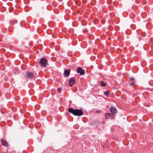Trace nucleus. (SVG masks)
Segmentation results:
<instances>
[{"label": "nucleus", "instance_id": "nucleus-1", "mask_svg": "<svg viewBox=\"0 0 153 153\" xmlns=\"http://www.w3.org/2000/svg\"><path fill=\"white\" fill-rule=\"evenodd\" d=\"M68 111L69 112L75 116H80L83 114V111L80 109H74L73 108H69Z\"/></svg>", "mask_w": 153, "mask_h": 153}, {"label": "nucleus", "instance_id": "nucleus-2", "mask_svg": "<svg viewBox=\"0 0 153 153\" xmlns=\"http://www.w3.org/2000/svg\"><path fill=\"white\" fill-rule=\"evenodd\" d=\"M47 60L44 58H42L41 59L39 62V64L40 65L43 67H46L47 64Z\"/></svg>", "mask_w": 153, "mask_h": 153}, {"label": "nucleus", "instance_id": "nucleus-3", "mask_svg": "<svg viewBox=\"0 0 153 153\" xmlns=\"http://www.w3.org/2000/svg\"><path fill=\"white\" fill-rule=\"evenodd\" d=\"M26 78L30 79H32L34 77V74L32 73L29 71L26 72Z\"/></svg>", "mask_w": 153, "mask_h": 153}, {"label": "nucleus", "instance_id": "nucleus-4", "mask_svg": "<svg viewBox=\"0 0 153 153\" xmlns=\"http://www.w3.org/2000/svg\"><path fill=\"white\" fill-rule=\"evenodd\" d=\"M105 117L106 119H112L115 116L112 113H107L105 115Z\"/></svg>", "mask_w": 153, "mask_h": 153}, {"label": "nucleus", "instance_id": "nucleus-5", "mask_svg": "<svg viewBox=\"0 0 153 153\" xmlns=\"http://www.w3.org/2000/svg\"><path fill=\"white\" fill-rule=\"evenodd\" d=\"M77 72L80 74L81 75H83L84 74L85 71L81 68H78L76 69Z\"/></svg>", "mask_w": 153, "mask_h": 153}, {"label": "nucleus", "instance_id": "nucleus-6", "mask_svg": "<svg viewBox=\"0 0 153 153\" xmlns=\"http://www.w3.org/2000/svg\"><path fill=\"white\" fill-rule=\"evenodd\" d=\"M75 80V78L73 77H71V79H69V83L70 86H72L74 84Z\"/></svg>", "mask_w": 153, "mask_h": 153}, {"label": "nucleus", "instance_id": "nucleus-7", "mask_svg": "<svg viewBox=\"0 0 153 153\" xmlns=\"http://www.w3.org/2000/svg\"><path fill=\"white\" fill-rule=\"evenodd\" d=\"M70 69L65 70L64 72V76L67 77L69 76L70 74Z\"/></svg>", "mask_w": 153, "mask_h": 153}, {"label": "nucleus", "instance_id": "nucleus-8", "mask_svg": "<svg viewBox=\"0 0 153 153\" xmlns=\"http://www.w3.org/2000/svg\"><path fill=\"white\" fill-rule=\"evenodd\" d=\"M110 110L111 113L113 114L116 113L117 112L116 108L114 107H111L110 108Z\"/></svg>", "mask_w": 153, "mask_h": 153}, {"label": "nucleus", "instance_id": "nucleus-9", "mask_svg": "<svg viewBox=\"0 0 153 153\" xmlns=\"http://www.w3.org/2000/svg\"><path fill=\"white\" fill-rule=\"evenodd\" d=\"M1 142L2 145L5 146H8V143L4 139H1Z\"/></svg>", "mask_w": 153, "mask_h": 153}, {"label": "nucleus", "instance_id": "nucleus-10", "mask_svg": "<svg viewBox=\"0 0 153 153\" xmlns=\"http://www.w3.org/2000/svg\"><path fill=\"white\" fill-rule=\"evenodd\" d=\"M17 23V20L14 19L11 20L10 22V23L11 25H13V24L14 23Z\"/></svg>", "mask_w": 153, "mask_h": 153}, {"label": "nucleus", "instance_id": "nucleus-11", "mask_svg": "<svg viewBox=\"0 0 153 153\" xmlns=\"http://www.w3.org/2000/svg\"><path fill=\"white\" fill-rule=\"evenodd\" d=\"M100 84L103 87L105 86L106 85V84L103 81H101L100 82Z\"/></svg>", "mask_w": 153, "mask_h": 153}, {"label": "nucleus", "instance_id": "nucleus-12", "mask_svg": "<svg viewBox=\"0 0 153 153\" xmlns=\"http://www.w3.org/2000/svg\"><path fill=\"white\" fill-rule=\"evenodd\" d=\"M104 94L106 97H108L109 94V92L108 91H105L104 92Z\"/></svg>", "mask_w": 153, "mask_h": 153}, {"label": "nucleus", "instance_id": "nucleus-13", "mask_svg": "<svg viewBox=\"0 0 153 153\" xmlns=\"http://www.w3.org/2000/svg\"><path fill=\"white\" fill-rule=\"evenodd\" d=\"M146 1L145 0H143L142 1V3L143 4H145V3H146Z\"/></svg>", "mask_w": 153, "mask_h": 153}, {"label": "nucleus", "instance_id": "nucleus-14", "mask_svg": "<svg viewBox=\"0 0 153 153\" xmlns=\"http://www.w3.org/2000/svg\"><path fill=\"white\" fill-rule=\"evenodd\" d=\"M57 90L59 92H60L62 91V89L60 88H59Z\"/></svg>", "mask_w": 153, "mask_h": 153}, {"label": "nucleus", "instance_id": "nucleus-15", "mask_svg": "<svg viewBox=\"0 0 153 153\" xmlns=\"http://www.w3.org/2000/svg\"><path fill=\"white\" fill-rule=\"evenodd\" d=\"M134 82H133V83H132L131 84V85L132 86H133L134 85Z\"/></svg>", "mask_w": 153, "mask_h": 153}, {"label": "nucleus", "instance_id": "nucleus-16", "mask_svg": "<svg viewBox=\"0 0 153 153\" xmlns=\"http://www.w3.org/2000/svg\"><path fill=\"white\" fill-rule=\"evenodd\" d=\"M36 107H38H38H39V105H35V107L36 108Z\"/></svg>", "mask_w": 153, "mask_h": 153}, {"label": "nucleus", "instance_id": "nucleus-17", "mask_svg": "<svg viewBox=\"0 0 153 153\" xmlns=\"http://www.w3.org/2000/svg\"><path fill=\"white\" fill-rule=\"evenodd\" d=\"M130 79L131 80H134V78H133V77L131 78H130Z\"/></svg>", "mask_w": 153, "mask_h": 153}, {"label": "nucleus", "instance_id": "nucleus-18", "mask_svg": "<svg viewBox=\"0 0 153 153\" xmlns=\"http://www.w3.org/2000/svg\"><path fill=\"white\" fill-rule=\"evenodd\" d=\"M152 52H151L150 53V54H151V55H152Z\"/></svg>", "mask_w": 153, "mask_h": 153}, {"label": "nucleus", "instance_id": "nucleus-19", "mask_svg": "<svg viewBox=\"0 0 153 153\" xmlns=\"http://www.w3.org/2000/svg\"><path fill=\"white\" fill-rule=\"evenodd\" d=\"M98 111H97L96 112H97V113H98Z\"/></svg>", "mask_w": 153, "mask_h": 153}]
</instances>
